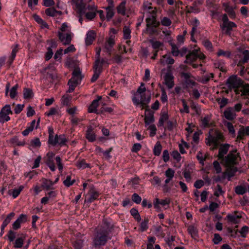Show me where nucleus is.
<instances>
[{
  "label": "nucleus",
  "instance_id": "f257e3e1",
  "mask_svg": "<svg viewBox=\"0 0 249 249\" xmlns=\"http://www.w3.org/2000/svg\"><path fill=\"white\" fill-rule=\"evenodd\" d=\"M228 87L230 89H234L236 94H240L244 96L245 98L248 99L249 101L246 103L249 104V85L248 84L243 85L240 79L236 75L231 76L227 80Z\"/></svg>",
  "mask_w": 249,
  "mask_h": 249
},
{
  "label": "nucleus",
  "instance_id": "f03ea898",
  "mask_svg": "<svg viewBox=\"0 0 249 249\" xmlns=\"http://www.w3.org/2000/svg\"><path fill=\"white\" fill-rule=\"evenodd\" d=\"M239 160V154L236 150L230 152L226 157L225 165L226 166V174L228 177H233L237 171L235 165L238 164Z\"/></svg>",
  "mask_w": 249,
  "mask_h": 249
},
{
  "label": "nucleus",
  "instance_id": "7ed1b4c3",
  "mask_svg": "<svg viewBox=\"0 0 249 249\" xmlns=\"http://www.w3.org/2000/svg\"><path fill=\"white\" fill-rule=\"evenodd\" d=\"M145 88L143 84H141V86L138 89L136 93L132 98L134 104L137 107H139L142 109L146 107L150 100V96L148 95L147 97L144 96V92Z\"/></svg>",
  "mask_w": 249,
  "mask_h": 249
},
{
  "label": "nucleus",
  "instance_id": "20e7f679",
  "mask_svg": "<svg viewBox=\"0 0 249 249\" xmlns=\"http://www.w3.org/2000/svg\"><path fill=\"white\" fill-rule=\"evenodd\" d=\"M72 35L70 26L67 22H64L58 31V36L63 44L68 45L70 44Z\"/></svg>",
  "mask_w": 249,
  "mask_h": 249
},
{
  "label": "nucleus",
  "instance_id": "39448f33",
  "mask_svg": "<svg viewBox=\"0 0 249 249\" xmlns=\"http://www.w3.org/2000/svg\"><path fill=\"white\" fill-rule=\"evenodd\" d=\"M149 13H151L146 18V32L149 35H153L157 32L156 28L159 25L160 22L156 19V13L155 10L149 7Z\"/></svg>",
  "mask_w": 249,
  "mask_h": 249
},
{
  "label": "nucleus",
  "instance_id": "423d86ee",
  "mask_svg": "<svg viewBox=\"0 0 249 249\" xmlns=\"http://www.w3.org/2000/svg\"><path fill=\"white\" fill-rule=\"evenodd\" d=\"M108 228H103L99 230L93 238V242L95 247L104 246L109 239Z\"/></svg>",
  "mask_w": 249,
  "mask_h": 249
},
{
  "label": "nucleus",
  "instance_id": "0eeeda50",
  "mask_svg": "<svg viewBox=\"0 0 249 249\" xmlns=\"http://www.w3.org/2000/svg\"><path fill=\"white\" fill-rule=\"evenodd\" d=\"M222 23L220 27L224 34L230 35L233 29L236 27V24L229 20L227 15L224 14L222 17Z\"/></svg>",
  "mask_w": 249,
  "mask_h": 249
},
{
  "label": "nucleus",
  "instance_id": "6e6552de",
  "mask_svg": "<svg viewBox=\"0 0 249 249\" xmlns=\"http://www.w3.org/2000/svg\"><path fill=\"white\" fill-rule=\"evenodd\" d=\"M101 51V49L100 48L96 51V55L97 58L95 60L94 67L101 70L102 71L104 66L107 67L110 64L111 60L106 58H101L100 57Z\"/></svg>",
  "mask_w": 249,
  "mask_h": 249
},
{
  "label": "nucleus",
  "instance_id": "1a4fd4ad",
  "mask_svg": "<svg viewBox=\"0 0 249 249\" xmlns=\"http://www.w3.org/2000/svg\"><path fill=\"white\" fill-rule=\"evenodd\" d=\"M78 10L80 13H84L86 18L88 20L93 19L95 17L97 12H98L97 8L95 5H89L85 8V5L84 4V7L82 11H80L79 9Z\"/></svg>",
  "mask_w": 249,
  "mask_h": 249
},
{
  "label": "nucleus",
  "instance_id": "9d476101",
  "mask_svg": "<svg viewBox=\"0 0 249 249\" xmlns=\"http://www.w3.org/2000/svg\"><path fill=\"white\" fill-rule=\"evenodd\" d=\"M205 58V55L201 53L200 49H196L187 55L185 61L186 63H192L196 59H203Z\"/></svg>",
  "mask_w": 249,
  "mask_h": 249
},
{
  "label": "nucleus",
  "instance_id": "9b49d317",
  "mask_svg": "<svg viewBox=\"0 0 249 249\" xmlns=\"http://www.w3.org/2000/svg\"><path fill=\"white\" fill-rule=\"evenodd\" d=\"M12 114L11 107L9 105H6L3 107L0 111V123H4L10 120L9 114Z\"/></svg>",
  "mask_w": 249,
  "mask_h": 249
},
{
  "label": "nucleus",
  "instance_id": "f8f14e48",
  "mask_svg": "<svg viewBox=\"0 0 249 249\" xmlns=\"http://www.w3.org/2000/svg\"><path fill=\"white\" fill-rule=\"evenodd\" d=\"M171 202V199L169 198H166L164 199L160 200L158 198H156L153 201V206L157 211H161L160 205L164 207L165 209H168Z\"/></svg>",
  "mask_w": 249,
  "mask_h": 249
},
{
  "label": "nucleus",
  "instance_id": "ddd939ff",
  "mask_svg": "<svg viewBox=\"0 0 249 249\" xmlns=\"http://www.w3.org/2000/svg\"><path fill=\"white\" fill-rule=\"evenodd\" d=\"M115 41L114 39V36L113 35H111L110 36L107 38L102 48L103 52L110 55L113 50V47Z\"/></svg>",
  "mask_w": 249,
  "mask_h": 249
},
{
  "label": "nucleus",
  "instance_id": "4468645a",
  "mask_svg": "<svg viewBox=\"0 0 249 249\" xmlns=\"http://www.w3.org/2000/svg\"><path fill=\"white\" fill-rule=\"evenodd\" d=\"M165 70L162 71V76L164 80V84L169 89H171L174 86V76L170 70H168L167 72L164 73Z\"/></svg>",
  "mask_w": 249,
  "mask_h": 249
},
{
  "label": "nucleus",
  "instance_id": "2eb2a0df",
  "mask_svg": "<svg viewBox=\"0 0 249 249\" xmlns=\"http://www.w3.org/2000/svg\"><path fill=\"white\" fill-rule=\"evenodd\" d=\"M10 84L7 83L5 86V96H9L10 98L14 99L18 96V89L19 87L18 84H16L11 88H10Z\"/></svg>",
  "mask_w": 249,
  "mask_h": 249
},
{
  "label": "nucleus",
  "instance_id": "dca6fc26",
  "mask_svg": "<svg viewBox=\"0 0 249 249\" xmlns=\"http://www.w3.org/2000/svg\"><path fill=\"white\" fill-rule=\"evenodd\" d=\"M241 214L234 213L228 214L225 219L229 223L233 225L239 223L241 221Z\"/></svg>",
  "mask_w": 249,
  "mask_h": 249
},
{
  "label": "nucleus",
  "instance_id": "f3484780",
  "mask_svg": "<svg viewBox=\"0 0 249 249\" xmlns=\"http://www.w3.org/2000/svg\"><path fill=\"white\" fill-rule=\"evenodd\" d=\"M49 143L55 145L56 144L63 145L66 142V139L64 136L56 135L55 137H52L49 138Z\"/></svg>",
  "mask_w": 249,
  "mask_h": 249
},
{
  "label": "nucleus",
  "instance_id": "a211bd4d",
  "mask_svg": "<svg viewBox=\"0 0 249 249\" xmlns=\"http://www.w3.org/2000/svg\"><path fill=\"white\" fill-rule=\"evenodd\" d=\"M82 76L79 70L75 69L72 73V77L69 81L70 83H72L75 85H78L81 81Z\"/></svg>",
  "mask_w": 249,
  "mask_h": 249
},
{
  "label": "nucleus",
  "instance_id": "6ab92c4d",
  "mask_svg": "<svg viewBox=\"0 0 249 249\" xmlns=\"http://www.w3.org/2000/svg\"><path fill=\"white\" fill-rule=\"evenodd\" d=\"M182 77L185 80L186 86L188 87L192 88L196 84L195 81V78L191 76V75L187 73H183L182 74Z\"/></svg>",
  "mask_w": 249,
  "mask_h": 249
},
{
  "label": "nucleus",
  "instance_id": "aec40b11",
  "mask_svg": "<svg viewBox=\"0 0 249 249\" xmlns=\"http://www.w3.org/2000/svg\"><path fill=\"white\" fill-rule=\"evenodd\" d=\"M206 143L207 145L211 146L213 149L216 148L219 144V142H218L216 138L212 135H209L206 139Z\"/></svg>",
  "mask_w": 249,
  "mask_h": 249
},
{
  "label": "nucleus",
  "instance_id": "412c9836",
  "mask_svg": "<svg viewBox=\"0 0 249 249\" xmlns=\"http://www.w3.org/2000/svg\"><path fill=\"white\" fill-rule=\"evenodd\" d=\"M27 221V216L25 214H21L18 219L13 223L12 226L14 230H17L20 227L21 223H24Z\"/></svg>",
  "mask_w": 249,
  "mask_h": 249
},
{
  "label": "nucleus",
  "instance_id": "4be33fe9",
  "mask_svg": "<svg viewBox=\"0 0 249 249\" xmlns=\"http://www.w3.org/2000/svg\"><path fill=\"white\" fill-rule=\"evenodd\" d=\"M249 135V126L244 127L243 126H241L237 137V140H240L244 138L246 136Z\"/></svg>",
  "mask_w": 249,
  "mask_h": 249
},
{
  "label": "nucleus",
  "instance_id": "5701e85b",
  "mask_svg": "<svg viewBox=\"0 0 249 249\" xmlns=\"http://www.w3.org/2000/svg\"><path fill=\"white\" fill-rule=\"evenodd\" d=\"M225 117L229 120H232L236 117V113L233 109L231 107L227 108L224 112Z\"/></svg>",
  "mask_w": 249,
  "mask_h": 249
},
{
  "label": "nucleus",
  "instance_id": "b1692460",
  "mask_svg": "<svg viewBox=\"0 0 249 249\" xmlns=\"http://www.w3.org/2000/svg\"><path fill=\"white\" fill-rule=\"evenodd\" d=\"M96 33L93 31H89L86 35L85 43L87 45H90L95 39Z\"/></svg>",
  "mask_w": 249,
  "mask_h": 249
},
{
  "label": "nucleus",
  "instance_id": "393cba45",
  "mask_svg": "<svg viewBox=\"0 0 249 249\" xmlns=\"http://www.w3.org/2000/svg\"><path fill=\"white\" fill-rule=\"evenodd\" d=\"M101 96H98L97 99L93 100L89 106L88 111L90 113H95L97 112V108L99 106V101L101 99Z\"/></svg>",
  "mask_w": 249,
  "mask_h": 249
},
{
  "label": "nucleus",
  "instance_id": "a878e982",
  "mask_svg": "<svg viewBox=\"0 0 249 249\" xmlns=\"http://www.w3.org/2000/svg\"><path fill=\"white\" fill-rule=\"evenodd\" d=\"M223 6L225 11L229 14L231 18H234L235 17L236 15L233 8L230 6L229 3H224Z\"/></svg>",
  "mask_w": 249,
  "mask_h": 249
},
{
  "label": "nucleus",
  "instance_id": "bb28decb",
  "mask_svg": "<svg viewBox=\"0 0 249 249\" xmlns=\"http://www.w3.org/2000/svg\"><path fill=\"white\" fill-rule=\"evenodd\" d=\"M175 172L172 168H168L165 172V175L166 179L165 180V184L169 183L173 178Z\"/></svg>",
  "mask_w": 249,
  "mask_h": 249
},
{
  "label": "nucleus",
  "instance_id": "cd10ccee",
  "mask_svg": "<svg viewBox=\"0 0 249 249\" xmlns=\"http://www.w3.org/2000/svg\"><path fill=\"white\" fill-rule=\"evenodd\" d=\"M24 186L20 185L18 188L9 190L8 191V194L10 196H12L13 198H16L20 194Z\"/></svg>",
  "mask_w": 249,
  "mask_h": 249
},
{
  "label": "nucleus",
  "instance_id": "c85d7f7f",
  "mask_svg": "<svg viewBox=\"0 0 249 249\" xmlns=\"http://www.w3.org/2000/svg\"><path fill=\"white\" fill-rule=\"evenodd\" d=\"M174 60L170 54H165L163 55L160 60V62L163 65L166 64H173L174 63Z\"/></svg>",
  "mask_w": 249,
  "mask_h": 249
},
{
  "label": "nucleus",
  "instance_id": "c756f323",
  "mask_svg": "<svg viewBox=\"0 0 249 249\" xmlns=\"http://www.w3.org/2000/svg\"><path fill=\"white\" fill-rule=\"evenodd\" d=\"M230 144H224L221 145L219 149L218 157L219 159H222L224 156L227 154L229 150Z\"/></svg>",
  "mask_w": 249,
  "mask_h": 249
},
{
  "label": "nucleus",
  "instance_id": "7c9ffc66",
  "mask_svg": "<svg viewBox=\"0 0 249 249\" xmlns=\"http://www.w3.org/2000/svg\"><path fill=\"white\" fill-rule=\"evenodd\" d=\"M86 138L90 142H94L96 139V135L91 126L88 128L86 133Z\"/></svg>",
  "mask_w": 249,
  "mask_h": 249
},
{
  "label": "nucleus",
  "instance_id": "2f4dec72",
  "mask_svg": "<svg viewBox=\"0 0 249 249\" xmlns=\"http://www.w3.org/2000/svg\"><path fill=\"white\" fill-rule=\"evenodd\" d=\"M47 156L49 157L48 160L46 161V163L51 171H54L56 169L55 165L51 160L53 157L54 154L53 152H49Z\"/></svg>",
  "mask_w": 249,
  "mask_h": 249
},
{
  "label": "nucleus",
  "instance_id": "473e14b6",
  "mask_svg": "<svg viewBox=\"0 0 249 249\" xmlns=\"http://www.w3.org/2000/svg\"><path fill=\"white\" fill-rule=\"evenodd\" d=\"M42 183L41 187L46 190H48L50 189H52L53 186L54 184V183L50 179L43 178L42 179Z\"/></svg>",
  "mask_w": 249,
  "mask_h": 249
},
{
  "label": "nucleus",
  "instance_id": "72a5a7b5",
  "mask_svg": "<svg viewBox=\"0 0 249 249\" xmlns=\"http://www.w3.org/2000/svg\"><path fill=\"white\" fill-rule=\"evenodd\" d=\"M25 240V236L22 235L16 238L15 243L14 247L16 248H21L24 244V240Z\"/></svg>",
  "mask_w": 249,
  "mask_h": 249
},
{
  "label": "nucleus",
  "instance_id": "f704fd0d",
  "mask_svg": "<svg viewBox=\"0 0 249 249\" xmlns=\"http://www.w3.org/2000/svg\"><path fill=\"white\" fill-rule=\"evenodd\" d=\"M188 231L192 238L196 239L198 237L197 230L193 225H190L188 228Z\"/></svg>",
  "mask_w": 249,
  "mask_h": 249
},
{
  "label": "nucleus",
  "instance_id": "c9c22d12",
  "mask_svg": "<svg viewBox=\"0 0 249 249\" xmlns=\"http://www.w3.org/2000/svg\"><path fill=\"white\" fill-rule=\"evenodd\" d=\"M131 30L127 26H124L123 30L124 38L126 39V43L129 44L130 42L128 39L131 38Z\"/></svg>",
  "mask_w": 249,
  "mask_h": 249
},
{
  "label": "nucleus",
  "instance_id": "e433bc0d",
  "mask_svg": "<svg viewBox=\"0 0 249 249\" xmlns=\"http://www.w3.org/2000/svg\"><path fill=\"white\" fill-rule=\"evenodd\" d=\"M213 65L215 68L219 69L222 72L226 71L224 62L222 61L216 60L214 62Z\"/></svg>",
  "mask_w": 249,
  "mask_h": 249
},
{
  "label": "nucleus",
  "instance_id": "4c0bfd02",
  "mask_svg": "<svg viewBox=\"0 0 249 249\" xmlns=\"http://www.w3.org/2000/svg\"><path fill=\"white\" fill-rule=\"evenodd\" d=\"M78 109L75 106L69 107L66 109V112L71 116V117L76 116L78 113Z\"/></svg>",
  "mask_w": 249,
  "mask_h": 249
},
{
  "label": "nucleus",
  "instance_id": "58836bf2",
  "mask_svg": "<svg viewBox=\"0 0 249 249\" xmlns=\"http://www.w3.org/2000/svg\"><path fill=\"white\" fill-rule=\"evenodd\" d=\"M154 121L153 114L149 112L147 114H145L144 122L146 125H150V124L153 123Z\"/></svg>",
  "mask_w": 249,
  "mask_h": 249
},
{
  "label": "nucleus",
  "instance_id": "ea45409f",
  "mask_svg": "<svg viewBox=\"0 0 249 249\" xmlns=\"http://www.w3.org/2000/svg\"><path fill=\"white\" fill-rule=\"evenodd\" d=\"M56 47V44L55 43H52L51 45V47H48L47 49V52L45 54V59L46 60H49L53 55V52L52 48H55Z\"/></svg>",
  "mask_w": 249,
  "mask_h": 249
},
{
  "label": "nucleus",
  "instance_id": "a19ab883",
  "mask_svg": "<svg viewBox=\"0 0 249 249\" xmlns=\"http://www.w3.org/2000/svg\"><path fill=\"white\" fill-rule=\"evenodd\" d=\"M23 96L25 99L32 98L34 96L32 90L29 88H25L23 90Z\"/></svg>",
  "mask_w": 249,
  "mask_h": 249
},
{
  "label": "nucleus",
  "instance_id": "79ce46f5",
  "mask_svg": "<svg viewBox=\"0 0 249 249\" xmlns=\"http://www.w3.org/2000/svg\"><path fill=\"white\" fill-rule=\"evenodd\" d=\"M71 97L68 94L64 95L61 99V103L63 106H69L71 101Z\"/></svg>",
  "mask_w": 249,
  "mask_h": 249
},
{
  "label": "nucleus",
  "instance_id": "37998d69",
  "mask_svg": "<svg viewBox=\"0 0 249 249\" xmlns=\"http://www.w3.org/2000/svg\"><path fill=\"white\" fill-rule=\"evenodd\" d=\"M45 13L47 16L54 17L57 15H60L61 12L57 11L53 8H47L45 11Z\"/></svg>",
  "mask_w": 249,
  "mask_h": 249
},
{
  "label": "nucleus",
  "instance_id": "c03bdc74",
  "mask_svg": "<svg viewBox=\"0 0 249 249\" xmlns=\"http://www.w3.org/2000/svg\"><path fill=\"white\" fill-rule=\"evenodd\" d=\"M18 44H16L12 48L11 56H10V60L8 62L9 63V65H11L12 64V62L13 61V60H14V59L16 56L17 53L18 51Z\"/></svg>",
  "mask_w": 249,
  "mask_h": 249
},
{
  "label": "nucleus",
  "instance_id": "a18cd8bd",
  "mask_svg": "<svg viewBox=\"0 0 249 249\" xmlns=\"http://www.w3.org/2000/svg\"><path fill=\"white\" fill-rule=\"evenodd\" d=\"M41 145V142L39 139L37 138H35L32 140L30 142V146L31 149L32 148H38Z\"/></svg>",
  "mask_w": 249,
  "mask_h": 249
},
{
  "label": "nucleus",
  "instance_id": "49530a36",
  "mask_svg": "<svg viewBox=\"0 0 249 249\" xmlns=\"http://www.w3.org/2000/svg\"><path fill=\"white\" fill-rule=\"evenodd\" d=\"M59 114V108L58 107H51L48 112H45V115L47 116Z\"/></svg>",
  "mask_w": 249,
  "mask_h": 249
},
{
  "label": "nucleus",
  "instance_id": "de8ad7c7",
  "mask_svg": "<svg viewBox=\"0 0 249 249\" xmlns=\"http://www.w3.org/2000/svg\"><path fill=\"white\" fill-rule=\"evenodd\" d=\"M98 197V194L97 192H91L89 196L87 197L85 201L88 203H90L97 199Z\"/></svg>",
  "mask_w": 249,
  "mask_h": 249
},
{
  "label": "nucleus",
  "instance_id": "09e8293b",
  "mask_svg": "<svg viewBox=\"0 0 249 249\" xmlns=\"http://www.w3.org/2000/svg\"><path fill=\"white\" fill-rule=\"evenodd\" d=\"M225 126L228 128L229 133L231 134L233 137L235 136V131L232 124L230 122H226L225 124Z\"/></svg>",
  "mask_w": 249,
  "mask_h": 249
},
{
  "label": "nucleus",
  "instance_id": "8fccbe9b",
  "mask_svg": "<svg viewBox=\"0 0 249 249\" xmlns=\"http://www.w3.org/2000/svg\"><path fill=\"white\" fill-rule=\"evenodd\" d=\"M125 1H122L117 7V11L119 13L122 15H125Z\"/></svg>",
  "mask_w": 249,
  "mask_h": 249
},
{
  "label": "nucleus",
  "instance_id": "3c124183",
  "mask_svg": "<svg viewBox=\"0 0 249 249\" xmlns=\"http://www.w3.org/2000/svg\"><path fill=\"white\" fill-rule=\"evenodd\" d=\"M242 55L243 57V59L241 61H240L238 65H241L242 63H245L248 62L249 60V52L247 50L244 51L242 53Z\"/></svg>",
  "mask_w": 249,
  "mask_h": 249
},
{
  "label": "nucleus",
  "instance_id": "603ef678",
  "mask_svg": "<svg viewBox=\"0 0 249 249\" xmlns=\"http://www.w3.org/2000/svg\"><path fill=\"white\" fill-rule=\"evenodd\" d=\"M150 42L154 49H158L163 46V43L159 41L151 40Z\"/></svg>",
  "mask_w": 249,
  "mask_h": 249
},
{
  "label": "nucleus",
  "instance_id": "864d4df0",
  "mask_svg": "<svg viewBox=\"0 0 249 249\" xmlns=\"http://www.w3.org/2000/svg\"><path fill=\"white\" fill-rule=\"evenodd\" d=\"M94 74L91 79V82H95L99 77V75H100L101 73V70L96 69V68L94 67Z\"/></svg>",
  "mask_w": 249,
  "mask_h": 249
},
{
  "label": "nucleus",
  "instance_id": "5fc2aeb1",
  "mask_svg": "<svg viewBox=\"0 0 249 249\" xmlns=\"http://www.w3.org/2000/svg\"><path fill=\"white\" fill-rule=\"evenodd\" d=\"M196 158L200 164L204 165V161L206 159V155H203L201 151H199L197 154Z\"/></svg>",
  "mask_w": 249,
  "mask_h": 249
},
{
  "label": "nucleus",
  "instance_id": "6e6d98bb",
  "mask_svg": "<svg viewBox=\"0 0 249 249\" xmlns=\"http://www.w3.org/2000/svg\"><path fill=\"white\" fill-rule=\"evenodd\" d=\"M148 219H144L141 223L140 229L142 231H144L148 229Z\"/></svg>",
  "mask_w": 249,
  "mask_h": 249
},
{
  "label": "nucleus",
  "instance_id": "4d7b16f0",
  "mask_svg": "<svg viewBox=\"0 0 249 249\" xmlns=\"http://www.w3.org/2000/svg\"><path fill=\"white\" fill-rule=\"evenodd\" d=\"M72 1L75 4L76 8L82 11L84 7V2L83 0H72Z\"/></svg>",
  "mask_w": 249,
  "mask_h": 249
},
{
  "label": "nucleus",
  "instance_id": "13d9d810",
  "mask_svg": "<svg viewBox=\"0 0 249 249\" xmlns=\"http://www.w3.org/2000/svg\"><path fill=\"white\" fill-rule=\"evenodd\" d=\"M235 191L238 195H243L244 194L247 190L245 187L242 186H237L235 187Z\"/></svg>",
  "mask_w": 249,
  "mask_h": 249
},
{
  "label": "nucleus",
  "instance_id": "bf43d9fd",
  "mask_svg": "<svg viewBox=\"0 0 249 249\" xmlns=\"http://www.w3.org/2000/svg\"><path fill=\"white\" fill-rule=\"evenodd\" d=\"M130 213L132 215L134 216V217L138 221H140L141 219V216L139 213L138 211L135 209H132L130 210Z\"/></svg>",
  "mask_w": 249,
  "mask_h": 249
},
{
  "label": "nucleus",
  "instance_id": "052dcab7",
  "mask_svg": "<svg viewBox=\"0 0 249 249\" xmlns=\"http://www.w3.org/2000/svg\"><path fill=\"white\" fill-rule=\"evenodd\" d=\"M107 10V15H106V18L107 20H109L114 15V12L112 8L110 7H107L106 8Z\"/></svg>",
  "mask_w": 249,
  "mask_h": 249
},
{
  "label": "nucleus",
  "instance_id": "680f3d73",
  "mask_svg": "<svg viewBox=\"0 0 249 249\" xmlns=\"http://www.w3.org/2000/svg\"><path fill=\"white\" fill-rule=\"evenodd\" d=\"M75 182L74 179H71V177L68 176L66 179L63 181V183L66 187H70Z\"/></svg>",
  "mask_w": 249,
  "mask_h": 249
},
{
  "label": "nucleus",
  "instance_id": "e2e57ef3",
  "mask_svg": "<svg viewBox=\"0 0 249 249\" xmlns=\"http://www.w3.org/2000/svg\"><path fill=\"white\" fill-rule=\"evenodd\" d=\"M161 151V145L159 143H157L154 148V153L155 155H159Z\"/></svg>",
  "mask_w": 249,
  "mask_h": 249
},
{
  "label": "nucleus",
  "instance_id": "0e129e2a",
  "mask_svg": "<svg viewBox=\"0 0 249 249\" xmlns=\"http://www.w3.org/2000/svg\"><path fill=\"white\" fill-rule=\"evenodd\" d=\"M231 54L230 52L228 51H225L222 50H219L217 53L218 56H223L228 58L231 56Z\"/></svg>",
  "mask_w": 249,
  "mask_h": 249
},
{
  "label": "nucleus",
  "instance_id": "69168bd1",
  "mask_svg": "<svg viewBox=\"0 0 249 249\" xmlns=\"http://www.w3.org/2000/svg\"><path fill=\"white\" fill-rule=\"evenodd\" d=\"M203 44L204 47L209 51L212 52L213 47L212 43L208 40H206L203 41Z\"/></svg>",
  "mask_w": 249,
  "mask_h": 249
},
{
  "label": "nucleus",
  "instance_id": "338daca9",
  "mask_svg": "<svg viewBox=\"0 0 249 249\" xmlns=\"http://www.w3.org/2000/svg\"><path fill=\"white\" fill-rule=\"evenodd\" d=\"M168 117L167 114H164L163 115H162L159 121V126H163L165 122H166L168 120Z\"/></svg>",
  "mask_w": 249,
  "mask_h": 249
},
{
  "label": "nucleus",
  "instance_id": "774afa93",
  "mask_svg": "<svg viewBox=\"0 0 249 249\" xmlns=\"http://www.w3.org/2000/svg\"><path fill=\"white\" fill-rule=\"evenodd\" d=\"M76 166L79 169H84L88 167V164L84 160H81L77 162Z\"/></svg>",
  "mask_w": 249,
  "mask_h": 249
}]
</instances>
